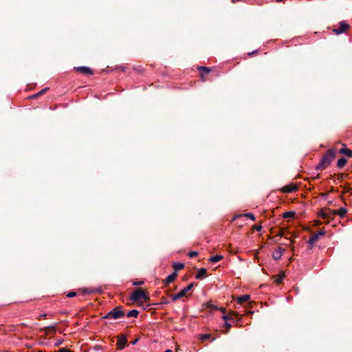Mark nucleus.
I'll return each instance as SVG.
<instances>
[{
    "mask_svg": "<svg viewBox=\"0 0 352 352\" xmlns=\"http://www.w3.org/2000/svg\"><path fill=\"white\" fill-rule=\"evenodd\" d=\"M336 157V152L333 149L329 150L322 157L320 163L317 165L316 168L318 170H324L327 168Z\"/></svg>",
    "mask_w": 352,
    "mask_h": 352,
    "instance_id": "obj_1",
    "label": "nucleus"
},
{
    "mask_svg": "<svg viewBox=\"0 0 352 352\" xmlns=\"http://www.w3.org/2000/svg\"><path fill=\"white\" fill-rule=\"evenodd\" d=\"M149 296L142 288L136 289L131 296V300L133 302H146Z\"/></svg>",
    "mask_w": 352,
    "mask_h": 352,
    "instance_id": "obj_2",
    "label": "nucleus"
},
{
    "mask_svg": "<svg viewBox=\"0 0 352 352\" xmlns=\"http://www.w3.org/2000/svg\"><path fill=\"white\" fill-rule=\"evenodd\" d=\"M124 316V312L120 309V307H117L106 314L103 318L116 320L122 318Z\"/></svg>",
    "mask_w": 352,
    "mask_h": 352,
    "instance_id": "obj_3",
    "label": "nucleus"
},
{
    "mask_svg": "<svg viewBox=\"0 0 352 352\" xmlns=\"http://www.w3.org/2000/svg\"><path fill=\"white\" fill-rule=\"evenodd\" d=\"M193 287H194V283H190L187 287H186L183 289H182L179 293L175 294V295H173L171 296L172 300L176 301L178 299L186 296L187 292H189Z\"/></svg>",
    "mask_w": 352,
    "mask_h": 352,
    "instance_id": "obj_4",
    "label": "nucleus"
},
{
    "mask_svg": "<svg viewBox=\"0 0 352 352\" xmlns=\"http://www.w3.org/2000/svg\"><path fill=\"white\" fill-rule=\"evenodd\" d=\"M349 29V25L346 23L345 21H342L340 22L339 27L338 28H334L333 32L338 35L342 33L346 32Z\"/></svg>",
    "mask_w": 352,
    "mask_h": 352,
    "instance_id": "obj_5",
    "label": "nucleus"
},
{
    "mask_svg": "<svg viewBox=\"0 0 352 352\" xmlns=\"http://www.w3.org/2000/svg\"><path fill=\"white\" fill-rule=\"evenodd\" d=\"M319 215L321 218H322L324 219H330L333 215H335V212H333V210L329 209V208L328 209H322L320 212Z\"/></svg>",
    "mask_w": 352,
    "mask_h": 352,
    "instance_id": "obj_6",
    "label": "nucleus"
},
{
    "mask_svg": "<svg viewBox=\"0 0 352 352\" xmlns=\"http://www.w3.org/2000/svg\"><path fill=\"white\" fill-rule=\"evenodd\" d=\"M296 190H297L296 185H295L294 184H290L286 185L284 187H283L281 189V191L285 193H289V192H294Z\"/></svg>",
    "mask_w": 352,
    "mask_h": 352,
    "instance_id": "obj_7",
    "label": "nucleus"
},
{
    "mask_svg": "<svg viewBox=\"0 0 352 352\" xmlns=\"http://www.w3.org/2000/svg\"><path fill=\"white\" fill-rule=\"evenodd\" d=\"M325 234V232L324 231H320L318 232V233L314 234L313 236H311V237L309 239V243L311 244V245H313L314 244L318 239L321 236H323Z\"/></svg>",
    "mask_w": 352,
    "mask_h": 352,
    "instance_id": "obj_8",
    "label": "nucleus"
},
{
    "mask_svg": "<svg viewBox=\"0 0 352 352\" xmlns=\"http://www.w3.org/2000/svg\"><path fill=\"white\" fill-rule=\"evenodd\" d=\"M127 343V339L125 336H121L118 338L117 345L120 349H122L125 347Z\"/></svg>",
    "mask_w": 352,
    "mask_h": 352,
    "instance_id": "obj_9",
    "label": "nucleus"
},
{
    "mask_svg": "<svg viewBox=\"0 0 352 352\" xmlns=\"http://www.w3.org/2000/svg\"><path fill=\"white\" fill-rule=\"evenodd\" d=\"M177 276V273L176 272H174L173 273H172L171 274H170L167 276V278L164 280V283L166 285H168L170 283H173L175 280Z\"/></svg>",
    "mask_w": 352,
    "mask_h": 352,
    "instance_id": "obj_10",
    "label": "nucleus"
},
{
    "mask_svg": "<svg viewBox=\"0 0 352 352\" xmlns=\"http://www.w3.org/2000/svg\"><path fill=\"white\" fill-rule=\"evenodd\" d=\"M76 69L78 72H79L82 74H86V75L92 74L91 69L88 67H78L76 68Z\"/></svg>",
    "mask_w": 352,
    "mask_h": 352,
    "instance_id": "obj_11",
    "label": "nucleus"
},
{
    "mask_svg": "<svg viewBox=\"0 0 352 352\" xmlns=\"http://www.w3.org/2000/svg\"><path fill=\"white\" fill-rule=\"evenodd\" d=\"M339 152L340 153L345 155L349 157H352V151L346 147L342 148Z\"/></svg>",
    "mask_w": 352,
    "mask_h": 352,
    "instance_id": "obj_12",
    "label": "nucleus"
},
{
    "mask_svg": "<svg viewBox=\"0 0 352 352\" xmlns=\"http://www.w3.org/2000/svg\"><path fill=\"white\" fill-rule=\"evenodd\" d=\"M206 269L205 268H201L199 270L197 274H196V278L197 279H201L204 278V276L206 274Z\"/></svg>",
    "mask_w": 352,
    "mask_h": 352,
    "instance_id": "obj_13",
    "label": "nucleus"
},
{
    "mask_svg": "<svg viewBox=\"0 0 352 352\" xmlns=\"http://www.w3.org/2000/svg\"><path fill=\"white\" fill-rule=\"evenodd\" d=\"M335 214L343 217L346 214V209L345 208H340L338 210H333Z\"/></svg>",
    "mask_w": 352,
    "mask_h": 352,
    "instance_id": "obj_14",
    "label": "nucleus"
},
{
    "mask_svg": "<svg viewBox=\"0 0 352 352\" xmlns=\"http://www.w3.org/2000/svg\"><path fill=\"white\" fill-rule=\"evenodd\" d=\"M223 258V256L221 255H216V256H211L210 258H209L208 261L211 263H217L219 262V261L222 260Z\"/></svg>",
    "mask_w": 352,
    "mask_h": 352,
    "instance_id": "obj_15",
    "label": "nucleus"
},
{
    "mask_svg": "<svg viewBox=\"0 0 352 352\" xmlns=\"http://www.w3.org/2000/svg\"><path fill=\"white\" fill-rule=\"evenodd\" d=\"M283 251V250H282V248H278V250H276V251L274 252V254H273V258H274V259H276V260L279 259V258L281 257V256H282Z\"/></svg>",
    "mask_w": 352,
    "mask_h": 352,
    "instance_id": "obj_16",
    "label": "nucleus"
},
{
    "mask_svg": "<svg viewBox=\"0 0 352 352\" xmlns=\"http://www.w3.org/2000/svg\"><path fill=\"white\" fill-rule=\"evenodd\" d=\"M250 299V296L249 295H243V296H241L237 298V301L239 303H243L246 301H248V300Z\"/></svg>",
    "mask_w": 352,
    "mask_h": 352,
    "instance_id": "obj_17",
    "label": "nucleus"
},
{
    "mask_svg": "<svg viewBox=\"0 0 352 352\" xmlns=\"http://www.w3.org/2000/svg\"><path fill=\"white\" fill-rule=\"evenodd\" d=\"M284 278H285V274H284V272H282L275 277V282L278 284H280L282 282V280L284 279Z\"/></svg>",
    "mask_w": 352,
    "mask_h": 352,
    "instance_id": "obj_18",
    "label": "nucleus"
},
{
    "mask_svg": "<svg viewBox=\"0 0 352 352\" xmlns=\"http://www.w3.org/2000/svg\"><path fill=\"white\" fill-rule=\"evenodd\" d=\"M184 267V264L182 263H175L173 264V268L175 272H177L179 270H182Z\"/></svg>",
    "mask_w": 352,
    "mask_h": 352,
    "instance_id": "obj_19",
    "label": "nucleus"
},
{
    "mask_svg": "<svg viewBox=\"0 0 352 352\" xmlns=\"http://www.w3.org/2000/svg\"><path fill=\"white\" fill-rule=\"evenodd\" d=\"M346 162H347L346 160L344 157H342L338 160L337 166L339 168H342L346 165Z\"/></svg>",
    "mask_w": 352,
    "mask_h": 352,
    "instance_id": "obj_20",
    "label": "nucleus"
},
{
    "mask_svg": "<svg viewBox=\"0 0 352 352\" xmlns=\"http://www.w3.org/2000/svg\"><path fill=\"white\" fill-rule=\"evenodd\" d=\"M138 314H139L138 311H137L135 309H133L131 311H129L127 313L126 316L129 318H131V317L136 318V317H138Z\"/></svg>",
    "mask_w": 352,
    "mask_h": 352,
    "instance_id": "obj_21",
    "label": "nucleus"
},
{
    "mask_svg": "<svg viewBox=\"0 0 352 352\" xmlns=\"http://www.w3.org/2000/svg\"><path fill=\"white\" fill-rule=\"evenodd\" d=\"M236 315L237 314L235 312H231L228 315H223L222 318L224 320L227 321L228 320H233L234 319L233 316H236Z\"/></svg>",
    "mask_w": 352,
    "mask_h": 352,
    "instance_id": "obj_22",
    "label": "nucleus"
},
{
    "mask_svg": "<svg viewBox=\"0 0 352 352\" xmlns=\"http://www.w3.org/2000/svg\"><path fill=\"white\" fill-rule=\"evenodd\" d=\"M84 292L87 293V294H92V293H96V292L100 293L101 289H85L84 290Z\"/></svg>",
    "mask_w": 352,
    "mask_h": 352,
    "instance_id": "obj_23",
    "label": "nucleus"
},
{
    "mask_svg": "<svg viewBox=\"0 0 352 352\" xmlns=\"http://www.w3.org/2000/svg\"><path fill=\"white\" fill-rule=\"evenodd\" d=\"M199 70L200 72H204L206 74H208L211 71V69L209 67H204V66L199 67Z\"/></svg>",
    "mask_w": 352,
    "mask_h": 352,
    "instance_id": "obj_24",
    "label": "nucleus"
},
{
    "mask_svg": "<svg viewBox=\"0 0 352 352\" xmlns=\"http://www.w3.org/2000/svg\"><path fill=\"white\" fill-rule=\"evenodd\" d=\"M295 213L294 212H286L283 214L284 218L293 217Z\"/></svg>",
    "mask_w": 352,
    "mask_h": 352,
    "instance_id": "obj_25",
    "label": "nucleus"
},
{
    "mask_svg": "<svg viewBox=\"0 0 352 352\" xmlns=\"http://www.w3.org/2000/svg\"><path fill=\"white\" fill-rule=\"evenodd\" d=\"M243 215H244L245 217H248V218L250 219H251V220H252V221H254V220H255V217H254V215L252 213H250V212H249V213H245V214H244Z\"/></svg>",
    "mask_w": 352,
    "mask_h": 352,
    "instance_id": "obj_26",
    "label": "nucleus"
},
{
    "mask_svg": "<svg viewBox=\"0 0 352 352\" xmlns=\"http://www.w3.org/2000/svg\"><path fill=\"white\" fill-rule=\"evenodd\" d=\"M56 324H54V325H52V326L47 327L45 328V329H46L47 331H53V332H55V331H56Z\"/></svg>",
    "mask_w": 352,
    "mask_h": 352,
    "instance_id": "obj_27",
    "label": "nucleus"
},
{
    "mask_svg": "<svg viewBox=\"0 0 352 352\" xmlns=\"http://www.w3.org/2000/svg\"><path fill=\"white\" fill-rule=\"evenodd\" d=\"M210 337V334H203L200 336V339L202 340V341H204V340H206L208 339H209Z\"/></svg>",
    "mask_w": 352,
    "mask_h": 352,
    "instance_id": "obj_28",
    "label": "nucleus"
},
{
    "mask_svg": "<svg viewBox=\"0 0 352 352\" xmlns=\"http://www.w3.org/2000/svg\"><path fill=\"white\" fill-rule=\"evenodd\" d=\"M198 255V252H195V251H190L188 252V256L190 258H193V257H195Z\"/></svg>",
    "mask_w": 352,
    "mask_h": 352,
    "instance_id": "obj_29",
    "label": "nucleus"
},
{
    "mask_svg": "<svg viewBox=\"0 0 352 352\" xmlns=\"http://www.w3.org/2000/svg\"><path fill=\"white\" fill-rule=\"evenodd\" d=\"M225 327L227 328V330H226V331H224V333H228V329H229L230 328H231L232 325H231V324H230V323H229V322H226L225 323Z\"/></svg>",
    "mask_w": 352,
    "mask_h": 352,
    "instance_id": "obj_30",
    "label": "nucleus"
},
{
    "mask_svg": "<svg viewBox=\"0 0 352 352\" xmlns=\"http://www.w3.org/2000/svg\"><path fill=\"white\" fill-rule=\"evenodd\" d=\"M76 295V292H70L67 293V296L68 298H72V297H74Z\"/></svg>",
    "mask_w": 352,
    "mask_h": 352,
    "instance_id": "obj_31",
    "label": "nucleus"
},
{
    "mask_svg": "<svg viewBox=\"0 0 352 352\" xmlns=\"http://www.w3.org/2000/svg\"><path fill=\"white\" fill-rule=\"evenodd\" d=\"M46 89H44L41 90V91L40 92H38L37 94H36V95L33 96H32V98H35V97H36L37 96H40V95H41V94H44V93L45 92Z\"/></svg>",
    "mask_w": 352,
    "mask_h": 352,
    "instance_id": "obj_32",
    "label": "nucleus"
},
{
    "mask_svg": "<svg viewBox=\"0 0 352 352\" xmlns=\"http://www.w3.org/2000/svg\"><path fill=\"white\" fill-rule=\"evenodd\" d=\"M58 352H72V351L68 350V349H67L62 348V349L58 350Z\"/></svg>",
    "mask_w": 352,
    "mask_h": 352,
    "instance_id": "obj_33",
    "label": "nucleus"
},
{
    "mask_svg": "<svg viewBox=\"0 0 352 352\" xmlns=\"http://www.w3.org/2000/svg\"><path fill=\"white\" fill-rule=\"evenodd\" d=\"M143 284V281L134 282L133 285H140Z\"/></svg>",
    "mask_w": 352,
    "mask_h": 352,
    "instance_id": "obj_34",
    "label": "nucleus"
},
{
    "mask_svg": "<svg viewBox=\"0 0 352 352\" xmlns=\"http://www.w3.org/2000/svg\"><path fill=\"white\" fill-rule=\"evenodd\" d=\"M45 316H46V314H41V315L40 316V318H45Z\"/></svg>",
    "mask_w": 352,
    "mask_h": 352,
    "instance_id": "obj_35",
    "label": "nucleus"
},
{
    "mask_svg": "<svg viewBox=\"0 0 352 352\" xmlns=\"http://www.w3.org/2000/svg\"><path fill=\"white\" fill-rule=\"evenodd\" d=\"M256 229L258 231H259V230H261V226H256Z\"/></svg>",
    "mask_w": 352,
    "mask_h": 352,
    "instance_id": "obj_36",
    "label": "nucleus"
},
{
    "mask_svg": "<svg viewBox=\"0 0 352 352\" xmlns=\"http://www.w3.org/2000/svg\"><path fill=\"white\" fill-rule=\"evenodd\" d=\"M220 310H221L222 312H225V311H226L225 308H223V307H221V308L220 309Z\"/></svg>",
    "mask_w": 352,
    "mask_h": 352,
    "instance_id": "obj_37",
    "label": "nucleus"
},
{
    "mask_svg": "<svg viewBox=\"0 0 352 352\" xmlns=\"http://www.w3.org/2000/svg\"><path fill=\"white\" fill-rule=\"evenodd\" d=\"M164 352H172V351H171V350H170V349H168V350H166V351H164Z\"/></svg>",
    "mask_w": 352,
    "mask_h": 352,
    "instance_id": "obj_38",
    "label": "nucleus"
},
{
    "mask_svg": "<svg viewBox=\"0 0 352 352\" xmlns=\"http://www.w3.org/2000/svg\"><path fill=\"white\" fill-rule=\"evenodd\" d=\"M212 309H217V307H215V306H212Z\"/></svg>",
    "mask_w": 352,
    "mask_h": 352,
    "instance_id": "obj_39",
    "label": "nucleus"
},
{
    "mask_svg": "<svg viewBox=\"0 0 352 352\" xmlns=\"http://www.w3.org/2000/svg\"><path fill=\"white\" fill-rule=\"evenodd\" d=\"M276 2H280V1H283V0H275Z\"/></svg>",
    "mask_w": 352,
    "mask_h": 352,
    "instance_id": "obj_40",
    "label": "nucleus"
}]
</instances>
